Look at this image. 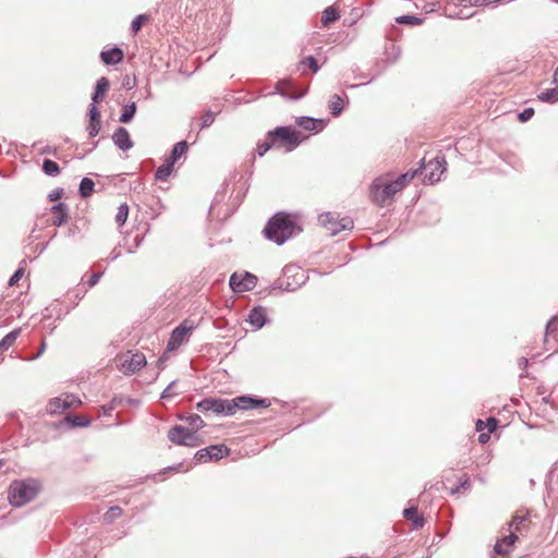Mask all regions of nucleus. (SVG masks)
Here are the masks:
<instances>
[{
	"label": "nucleus",
	"mask_w": 558,
	"mask_h": 558,
	"mask_svg": "<svg viewBox=\"0 0 558 558\" xmlns=\"http://www.w3.org/2000/svg\"><path fill=\"white\" fill-rule=\"evenodd\" d=\"M114 145L123 151H126L133 147L128 130L123 126H119L112 135Z\"/></svg>",
	"instance_id": "14"
},
{
	"label": "nucleus",
	"mask_w": 558,
	"mask_h": 558,
	"mask_svg": "<svg viewBox=\"0 0 558 558\" xmlns=\"http://www.w3.org/2000/svg\"><path fill=\"white\" fill-rule=\"evenodd\" d=\"M122 509L119 506L110 507L104 514V521L106 523H112L117 518L121 517Z\"/></svg>",
	"instance_id": "32"
},
{
	"label": "nucleus",
	"mask_w": 558,
	"mask_h": 558,
	"mask_svg": "<svg viewBox=\"0 0 558 558\" xmlns=\"http://www.w3.org/2000/svg\"><path fill=\"white\" fill-rule=\"evenodd\" d=\"M20 333L19 329L12 330L0 341V351L8 350L16 340Z\"/></svg>",
	"instance_id": "30"
},
{
	"label": "nucleus",
	"mask_w": 558,
	"mask_h": 558,
	"mask_svg": "<svg viewBox=\"0 0 558 558\" xmlns=\"http://www.w3.org/2000/svg\"><path fill=\"white\" fill-rule=\"evenodd\" d=\"M518 364H519L520 368L525 369L526 366H527V359L526 357H521L519 360Z\"/></svg>",
	"instance_id": "60"
},
{
	"label": "nucleus",
	"mask_w": 558,
	"mask_h": 558,
	"mask_svg": "<svg viewBox=\"0 0 558 558\" xmlns=\"http://www.w3.org/2000/svg\"><path fill=\"white\" fill-rule=\"evenodd\" d=\"M189 145L186 141H180L177 144H174L171 155L168 158L171 162L175 163L186 151H187Z\"/></svg>",
	"instance_id": "23"
},
{
	"label": "nucleus",
	"mask_w": 558,
	"mask_h": 558,
	"mask_svg": "<svg viewBox=\"0 0 558 558\" xmlns=\"http://www.w3.org/2000/svg\"><path fill=\"white\" fill-rule=\"evenodd\" d=\"M43 171L47 175L56 177L60 173V167L56 161L51 159H45L43 162Z\"/></svg>",
	"instance_id": "29"
},
{
	"label": "nucleus",
	"mask_w": 558,
	"mask_h": 558,
	"mask_svg": "<svg viewBox=\"0 0 558 558\" xmlns=\"http://www.w3.org/2000/svg\"><path fill=\"white\" fill-rule=\"evenodd\" d=\"M136 113V104L131 102L123 107L122 113L120 114L119 121L121 123H129L132 121Z\"/></svg>",
	"instance_id": "26"
},
{
	"label": "nucleus",
	"mask_w": 558,
	"mask_h": 558,
	"mask_svg": "<svg viewBox=\"0 0 558 558\" xmlns=\"http://www.w3.org/2000/svg\"><path fill=\"white\" fill-rule=\"evenodd\" d=\"M271 147H275L272 141L264 142L257 146V155L263 157Z\"/></svg>",
	"instance_id": "48"
},
{
	"label": "nucleus",
	"mask_w": 558,
	"mask_h": 558,
	"mask_svg": "<svg viewBox=\"0 0 558 558\" xmlns=\"http://www.w3.org/2000/svg\"><path fill=\"white\" fill-rule=\"evenodd\" d=\"M168 439L178 446L197 447L199 444L198 436L195 432H191L181 425H174L168 432Z\"/></svg>",
	"instance_id": "7"
},
{
	"label": "nucleus",
	"mask_w": 558,
	"mask_h": 558,
	"mask_svg": "<svg viewBox=\"0 0 558 558\" xmlns=\"http://www.w3.org/2000/svg\"><path fill=\"white\" fill-rule=\"evenodd\" d=\"M22 276H23V269L20 268L9 279V286L16 284Z\"/></svg>",
	"instance_id": "52"
},
{
	"label": "nucleus",
	"mask_w": 558,
	"mask_h": 558,
	"mask_svg": "<svg viewBox=\"0 0 558 558\" xmlns=\"http://www.w3.org/2000/svg\"><path fill=\"white\" fill-rule=\"evenodd\" d=\"M110 87V82L107 77L102 76L97 80L95 90L92 95V102L99 104Z\"/></svg>",
	"instance_id": "18"
},
{
	"label": "nucleus",
	"mask_w": 558,
	"mask_h": 558,
	"mask_svg": "<svg viewBox=\"0 0 558 558\" xmlns=\"http://www.w3.org/2000/svg\"><path fill=\"white\" fill-rule=\"evenodd\" d=\"M354 227V222L350 217H343L339 219V229L342 230H351Z\"/></svg>",
	"instance_id": "47"
},
{
	"label": "nucleus",
	"mask_w": 558,
	"mask_h": 558,
	"mask_svg": "<svg viewBox=\"0 0 558 558\" xmlns=\"http://www.w3.org/2000/svg\"><path fill=\"white\" fill-rule=\"evenodd\" d=\"M146 364V357L143 353H135L126 356L121 363V371L125 375L134 374Z\"/></svg>",
	"instance_id": "12"
},
{
	"label": "nucleus",
	"mask_w": 558,
	"mask_h": 558,
	"mask_svg": "<svg viewBox=\"0 0 558 558\" xmlns=\"http://www.w3.org/2000/svg\"><path fill=\"white\" fill-rule=\"evenodd\" d=\"M484 427H486V423H484L482 420H477L476 422V430L483 432Z\"/></svg>",
	"instance_id": "61"
},
{
	"label": "nucleus",
	"mask_w": 558,
	"mask_h": 558,
	"mask_svg": "<svg viewBox=\"0 0 558 558\" xmlns=\"http://www.w3.org/2000/svg\"><path fill=\"white\" fill-rule=\"evenodd\" d=\"M194 329V324L189 320L182 322L179 326H177L168 340L167 343V350L168 351H174L180 345H182L184 342L187 341V337L191 335V332Z\"/></svg>",
	"instance_id": "8"
},
{
	"label": "nucleus",
	"mask_w": 558,
	"mask_h": 558,
	"mask_svg": "<svg viewBox=\"0 0 558 558\" xmlns=\"http://www.w3.org/2000/svg\"><path fill=\"white\" fill-rule=\"evenodd\" d=\"M123 58H124L123 50L117 46L111 49H108V50H102L100 52V60L106 65L119 64L120 62H122Z\"/></svg>",
	"instance_id": "15"
},
{
	"label": "nucleus",
	"mask_w": 558,
	"mask_h": 558,
	"mask_svg": "<svg viewBox=\"0 0 558 558\" xmlns=\"http://www.w3.org/2000/svg\"><path fill=\"white\" fill-rule=\"evenodd\" d=\"M517 541H518V536L515 535L514 532H511L509 535L504 536L496 542V544L494 546V553L499 554V555L508 554L509 549L506 548L505 546L511 547L512 545H514V543Z\"/></svg>",
	"instance_id": "19"
},
{
	"label": "nucleus",
	"mask_w": 558,
	"mask_h": 558,
	"mask_svg": "<svg viewBox=\"0 0 558 558\" xmlns=\"http://www.w3.org/2000/svg\"><path fill=\"white\" fill-rule=\"evenodd\" d=\"M498 421L495 417H489L486 422V427L488 428V433H493L497 427Z\"/></svg>",
	"instance_id": "56"
},
{
	"label": "nucleus",
	"mask_w": 558,
	"mask_h": 558,
	"mask_svg": "<svg viewBox=\"0 0 558 558\" xmlns=\"http://www.w3.org/2000/svg\"><path fill=\"white\" fill-rule=\"evenodd\" d=\"M175 384L177 381L173 380L165 388V390L161 393V399H169L175 395V392L173 391Z\"/></svg>",
	"instance_id": "49"
},
{
	"label": "nucleus",
	"mask_w": 558,
	"mask_h": 558,
	"mask_svg": "<svg viewBox=\"0 0 558 558\" xmlns=\"http://www.w3.org/2000/svg\"><path fill=\"white\" fill-rule=\"evenodd\" d=\"M534 116V109L533 108H526L522 112L519 113V120L521 122L529 121Z\"/></svg>",
	"instance_id": "50"
},
{
	"label": "nucleus",
	"mask_w": 558,
	"mask_h": 558,
	"mask_svg": "<svg viewBox=\"0 0 558 558\" xmlns=\"http://www.w3.org/2000/svg\"><path fill=\"white\" fill-rule=\"evenodd\" d=\"M470 486V480L469 477H465L463 482H461V487L466 488Z\"/></svg>",
	"instance_id": "62"
},
{
	"label": "nucleus",
	"mask_w": 558,
	"mask_h": 558,
	"mask_svg": "<svg viewBox=\"0 0 558 558\" xmlns=\"http://www.w3.org/2000/svg\"><path fill=\"white\" fill-rule=\"evenodd\" d=\"M401 190L400 183L396 180L389 181L385 178H377L371 185V197L374 203L384 207Z\"/></svg>",
	"instance_id": "3"
},
{
	"label": "nucleus",
	"mask_w": 558,
	"mask_h": 558,
	"mask_svg": "<svg viewBox=\"0 0 558 558\" xmlns=\"http://www.w3.org/2000/svg\"><path fill=\"white\" fill-rule=\"evenodd\" d=\"M45 349H46V343H45V342H43V344H41V347H40V349H39V351H38V353H37L36 357H38L40 354H43V352L45 351Z\"/></svg>",
	"instance_id": "64"
},
{
	"label": "nucleus",
	"mask_w": 558,
	"mask_h": 558,
	"mask_svg": "<svg viewBox=\"0 0 558 558\" xmlns=\"http://www.w3.org/2000/svg\"><path fill=\"white\" fill-rule=\"evenodd\" d=\"M268 138L275 147H284L287 151L296 148L301 142V133L290 126H277L268 132Z\"/></svg>",
	"instance_id": "4"
},
{
	"label": "nucleus",
	"mask_w": 558,
	"mask_h": 558,
	"mask_svg": "<svg viewBox=\"0 0 558 558\" xmlns=\"http://www.w3.org/2000/svg\"><path fill=\"white\" fill-rule=\"evenodd\" d=\"M37 495V487L33 482L15 481L9 489V501L13 507H23Z\"/></svg>",
	"instance_id": "5"
},
{
	"label": "nucleus",
	"mask_w": 558,
	"mask_h": 558,
	"mask_svg": "<svg viewBox=\"0 0 558 558\" xmlns=\"http://www.w3.org/2000/svg\"><path fill=\"white\" fill-rule=\"evenodd\" d=\"M62 401H63V398H61V397L53 398L52 400L49 401V403L47 405V411L50 414H57V413L64 411L65 409H61V405L63 403Z\"/></svg>",
	"instance_id": "35"
},
{
	"label": "nucleus",
	"mask_w": 558,
	"mask_h": 558,
	"mask_svg": "<svg viewBox=\"0 0 558 558\" xmlns=\"http://www.w3.org/2000/svg\"><path fill=\"white\" fill-rule=\"evenodd\" d=\"M66 218H68V213H61L59 215H54V217L52 219V225L56 227H60L66 221Z\"/></svg>",
	"instance_id": "51"
},
{
	"label": "nucleus",
	"mask_w": 558,
	"mask_h": 558,
	"mask_svg": "<svg viewBox=\"0 0 558 558\" xmlns=\"http://www.w3.org/2000/svg\"><path fill=\"white\" fill-rule=\"evenodd\" d=\"M257 277L248 271L231 275L229 286L235 293L251 291L256 287Z\"/></svg>",
	"instance_id": "9"
},
{
	"label": "nucleus",
	"mask_w": 558,
	"mask_h": 558,
	"mask_svg": "<svg viewBox=\"0 0 558 558\" xmlns=\"http://www.w3.org/2000/svg\"><path fill=\"white\" fill-rule=\"evenodd\" d=\"M229 448L225 445H211L198 450L194 460L196 463H206L211 460H220L229 453Z\"/></svg>",
	"instance_id": "11"
},
{
	"label": "nucleus",
	"mask_w": 558,
	"mask_h": 558,
	"mask_svg": "<svg viewBox=\"0 0 558 558\" xmlns=\"http://www.w3.org/2000/svg\"><path fill=\"white\" fill-rule=\"evenodd\" d=\"M417 172H418V169L408 171L405 173L400 174L396 179V181L399 182L401 189H403L407 185L408 182H410L412 179H414L416 177Z\"/></svg>",
	"instance_id": "36"
},
{
	"label": "nucleus",
	"mask_w": 558,
	"mask_h": 558,
	"mask_svg": "<svg viewBox=\"0 0 558 558\" xmlns=\"http://www.w3.org/2000/svg\"><path fill=\"white\" fill-rule=\"evenodd\" d=\"M446 160L444 157H436L429 160L422 167V172L424 174V181H428L430 184L437 183L440 181L441 175L446 170Z\"/></svg>",
	"instance_id": "10"
},
{
	"label": "nucleus",
	"mask_w": 558,
	"mask_h": 558,
	"mask_svg": "<svg viewBox=\"0 0 558 558\" xmlns=\"http://www.w3.org/2000/svg\"><path fill=\"white\" fill-rule=\"evenodd\" d=\"M95 183L89 178H83L80 182L78 193L82 198L89 197L94 192Z\"/></svg>",
	"instance_id": "25"
},
{
	"label": "nucleus",
	"mask_w": 558,
	"mask_h": 558,
	"mask_svg": "<svg viewBox=\"0 0 558 558\" xmlns=\"http://www.w3.org/2000/svg\"><path fill=\"white\" fill-rule=\"evenodd\" d=\"M174 163L169 159L166 160L163 165H161L155 172V178L158 181H166L171 172L173 171Z\"/></svg>",
	"instance_id": "24"
},
{
	"label": "nucleus",
	"mask_w": 558,
	"mask_h": 558,
	"mask_svg": "<svg viewBox=\"0 0 558 558\" xmlns=\"http://www.w3.org/2000/svg\"><path fill=\"white\" fill-rule=\"evenodd\" d=\"M128 217H129V206L126 203H123L118 207V213L116 215V221L119 226H122L128 220Z\"/></svg>",
	"instance_id": "34"
},
{
	"label": "nucleus",
	"mask_w": 558,
	"mask_h": 558,
	"mask_svg": "<svg viewBox=\"0 0 558 558\" xmlns=\"http://www.w3.org/2000/svg\"><path fill=\"white\" fill-rule=\"evenodd\" d=\"M478 433H480L478 441L482 444H485L489 439V435L485 434L483 432H478Z\"/></svg>",
	"instance_id": "59"
},
{
	"label": "nucleus",
	"mask_w": 558,
	"mask_h": 558,
	"mask_svg": "<svg viewBox=\"0 0 558 558\" xmlns=\"http://www.w3.org/2000/svg\"><path fill=\"white\" fill-rule=\"evenodd\" d=\"M328 107H329L330 113L333 117H338L342 113V111L344 109V100L342 99V97L340 95L333 94L329 99Z\"/></svg>",
	"instance_id": "22"
},
{
	"label": "nucleus",
	"mask_w": 558,
	"mask_h": 558,
	"mask_svg": "<svg viewBox=\"0 0 558 558\" xmlns=\"http://www.w3.org/2000/svg\"><path fill=\"white\" fill-rule=\"evenodd\" d=\"M186 421L189 422V424L195 429L194 432L196 433V430L203 428L205 426V423L203 421V418L198 415V414H192L190 415Z\"/></svg>",
	"instance_id": "40"
},
{
	"label": "nucleus",
	"mask_w": 558,
	"mask_h": 558,
	"mask_svg": "<svg viewBox=\"0 0 558 558\" xmlns=\"http://www.w3.org/2000/svg\"><path fill=\"white\" fill-rule=\"evenodd\" d=\"M62 402L63 403L61 405V409H66V410L72 408L75 404H80L81 403L80 399H77L73 395H66L65 397H63V401Z\"/></svg>",
	"instance_id": "44"
},
{
	"label": "nucleus",
	"mask_w": 558,
	"mask_h": 558,
	"mask_svg": "<svg viewBox=\"0 0 558 558\" xmlns=\"http://www.w3.org/2000/svg\"><path fill=\"white\" fill-rule=\"evenodd\" d=\"M542 102L555 104L558 101V88H549L537 96Z\"/></svg>",
	"instance_id": "28"
},
{
	"label": "nucleus",
	"mask_w": 558,
	"mask_h": 558,
	"mask_svg": "<svg viewBox=\"0 0 558 558\" xmlns=\"http://www.w3.org/2000/svg\"><path fill=\"white\" fill-rule=\"evenodd\" d=\"M470 3H472L474 5H484L483 0H470Z\"/></svg>",
	"instance_id": "63"
},
{
	"label": "nucleus",
	"mask_w": 558,
	"mask_h": 558,
	"mask_svg": "<svg viewBox=\"0 0 558 558\" xmlns=\"http://www.w3.org/2000/svg\"><path fill=\"white\" fill-rule=\"evenodd\" d=\"M62 194H63V190L62 189L53 190L51 193H49L48 199L50 202H54V201L61 198Z\"/></svg>",
	"instance_id": "54"
},
{
	"label": "nucleus",
	"mask_w": 558,
	"mask_h": 558,
	"mask_svg": "<svg viewBox=\"0 0 558 558\" xmlns=\"http://www.w3.org/2000/svg\"><path fill=\"white\" fill-rule=\"evenodd\" d=\"M403 517L412 522L413 529L415 530L422 529L425 524V519L418 514L415 506L405 508L403 510Z\"/></svg>",
	"instance_id": "20"
},
{
	"label": "nucleus",
	"mask_w": 558,
	"mask_h": 558,
	"mask_svg": "<svg viewBox=\"0 0 558 558\" xmlns=\"http://www.w3.org/2000/svg\"><path fill=\"white\" fill-rule=\"evenodd\" d=\"M121 255L120 251H118L117 248H113L108 257V259L110 260H114L117 258H119Z\"/></svg>",
	"instance_id": "58"
},
{
	"label": "nucleus",
	"mask_w": 558,
	"mask_h": 558,
	"mask_svg": "<svg viewBox=\"0 0 558 558\" xmlns=\"http://www.w3.org/2000/svg\"><path fill=\"white\" fill-rule=\"evenodd\" d=\"M246 320L256 330L263 328L266 325V323L268 322L266 308L260 305L254 306L250 311Z\"/></svg>",
	"instance_id": "13"
},
{
	"label": "nucleus",
	"mask_w": 558,
	"mask_h": 558,
	"mask_svg": "<svg viewBox=\"0 0 558 558\" xmlns=\"http://www.w3.org/2000/svg\"><path fill=\"white\" fill-rule=\"evenodd\" d=\"M339 19V13L332 7H328L324 10L322 15V24L324 27H327L330 23L337 21Z\"/></svg>",
	"instance_id": "27"
},
{
	"label": "nucleus",
	"mask_w": 558,
	"mask_h": 558,
	"mask_svg": "<svg viewBox=\"0 0 558 558\" xmlns=\"http://www.w3.org/2000/svg\"><path fill=\"white\" fill-rule=\"evenodd\" d=\"M558 330V316L553 317L546 325L545 342H548V337Z\"/></svg>",
	"instance_id": "38"
},
{
	"label": "nucleus",
	"mask_w": 558,
	"mask_h": 558,
	"mask_svg": "<svg viewBox=\"0 0 558 558\" xmlns=\"http://www.w3.org/2000/svg\"><path fill=\"white\" fill-rule=\"evenodd\" d=\"M66 421L73 427H87L90 424V421L83 415L68 416Z\"/></svg>",
	"instance_id": "33"
},
{
	"label": "nucleus",
	"mask_w": 558,
	"mask_h": 558,
	"mask_svg": "<svg viewBox=\"0 0 558 558\" xmlns=\"http://www.w3.org/2000/svg\"><path fill=\"white\" fill-rule=\"evenodd\" d=\"M215 117H216V114L211 110L205 111L201 118V128L202 129L209 128L214 123Z\"/></svg>",
	"instance_id": "39"
},
{
	"label": "nucleus",
	"mask_w": 558,
	"mask_h": 558,
	"mask_svg": "<svg viewBox=\"0 0 558 558\" xmlns=\"http://www.w3.org/2000/svg\"><path fill=\"white\" fill-rule=\"evenodd\" d=\"M89 121H100V112L97 108V104L92 102L88 108Z\"/></svg>",
	"instance_id": "46"
},
{
	"label": "nucleus",
	"mask_w": 558,
	"mask_h": 558,
	"mask_svg": "<svg viewBox=\"0 0 558 558\" xmlns=\"http://www.w3.org/2000/svg\"><path fill=\"white\" fill-rule=\"evenodd\" d=\"M301 231L302 227L295 215L280 211L268 220L264 234L266 239L282 245L287 240L299 234Z\"/></svg>",
	"instance_id": "2"
},
{
	"label": "nucleus",
	"mask_w": 558,
	"mask_h": 558,
	"mask_svg": "<svg viewBox=\"0 0 558 558\" xmlns=\"http://www.w3.org/2000/svg\"><path fill=\"white\" fill-rule=\"evenodd\" d=\"M399 24L418 25L422 23V19L415 15H401L396 20Z\"/></svg>",
	"instance_id": "41"
},
{
	"label": "nucleus",
	"mask_w": 558,
	"mask_h": 558,
	"mask_svg": "<svg viewBox=\"0 0 558 558\" xmlns=\"http://www.w3.org/2000/svg\"><path fill=\"white\" fill-rule=\"evenodd\" d=\"M301 65H307L314 73H317L319 70L318 62L315 57L308 56L301 60Z\"/></svg>",
	"instance_id": "42"
},
{
	"label": "nucleus",
	"mask_w": 558,
	"mask_h": 558,
	"mask_svg": "<svg viewBox=\"0 0 558 558\" xmlns=\"http://www.w3.org/2000/svg\"><path fill=\"white\" fill-rule=\"evenodd\" d=\"M68 206L64 203H59L52 206L51 211L54 215H59L61 213H66Z\"/></svg>",
	"instance_id": "53"
},
{
	"label": "nucleus",
	"mask_w": 558,
	"mask_h": 558,
	"mask_svg": "<svg viewBox=\"0 0 558 558\" xmlns=\"http://www.w3.org/2000/svg\"><path fill=\"white\" fill-rule=\"evenodd\" d=\"M283 276L287 278V281H281L278 287L286 291H295L302 287L307 279L304 270L296 265H287L283 268Z\"/></svg>",
	"instance_id": "6"
},
{
	"label": "nucleus",
	"mask_w": 558,
	"mask_h": 558,
	"mask_svg": "<svg viewBox=\"0 0 558 558\" xmlns=\"http://www.w3.org/2000/svg\"><path fill=\"white\" fill-rule=\"evenodd\" d=\"M122 402L121 398L114 397L112 400L105 405L99 408V414L102 416H109L111 412Z\"/></svg>",
	"instance_id": "31"
},
{
	"label": "nucleus",
	"mask_w": 558,
	"mask_h": 558,
	"mask_svg": "<svg viewBox=\"0 0 558 558\" xmlns=\"http://www.w3.org/2000/svg\"><path fill=\"white\" fill-rule=\"evenodd\" d=\"M146 21V15L140 14L137 15L131 23V31L133 34H136L143 26V23Z\"/></svg>",
	"instance_id": "43"
},
{
	"label": "nucleus",
	"mask_w": 558,
	"mask_h": 558,
	"mask_svg": "<svg viewBox=\"0 0 558 558\" xmlns=\"http://www.w3.org/2000/svg\"><path fill=\"white\" fill-rule=\"evenodd\" d=\"M270 402L267 399H259L251 396H240L234 399L206 398L196 404L201 412H213L230 416L238 410H252L256 408H267Z\"/></svg>",
	"instance_id": "1"
},
{
	"label": "nucleus",
	"mask_w": 558,
	"mask_h": 558,
	"mask_svg": "<svg viewBox=\"0 0 558 558\" xmlns=\"http://www.w3.org/2000/svg\"><path fill=\"white\" fill-rule=\"evenodd\" d=\"M292 88V83L289 81V80H279L277 83H276V86H275V92L272 93H269L270 95H274V94H280L282 97L284 98H288V99H300L303 97L304 94H299V95H291L289 94V90Z\"/></svg>",
	"instance_id": "17"
},
{
	"label": "nucleus",
	"mask_w": 558,
	"mask_h": 558,
	"mask_svg": "<svg viewBox=\"0 0 558 558\" xmlns=\"http://www.w3.org/2000/svg\"><path fill=\"white\" fill-rule=\"evenodd\" d=\"M318 220L322 226H324L332 235H336L340 232L339 229V219L332 213H324L319 215Z\"/></svg>",
	"instance_id": "16"
},
{
	"label": "nucleus",
	"mask_w": 558,
	"mask_h": 558,
	"mask_svg": "<svg viewBox=\"0 0 558 558\" xmlns=\"http://www.w3.org/2000/svg\"><path fill=\"white\" fill-rule=\"evenodd\" d=\"M526 520V515H521V514H514L512 517V520L509 522V530L511 532L513 531H520L521 529V525L523 524V522Z\"/></svg>",
	"instance_id": "37"
},
{
	"label": "nucleus",
	"mask_w": 558,
	"mask_h": 558,
	"mask_svg": "<svg viewBox=\"0 0 558 558\" xmlns=\"http://www.w3.org/2000/svg\"><path fill=\"white\" fill-rule=\"evenodd\" d=\"M101 123L100 121H89L87 125V132L89 137H95L100 131Z\"/></svg>",
	"instance_id": "45"
},
{
	"label": "nucleus",
	"mask_w": 558,
	"mask_h": 558,
	"mask_svg": "<svg viewBox=\"0 0 558 558\" xmlns=\"http://www.w3.org/2000/svg\"><path fill=\"white\" fill-rule=\"evenodd\" d=\"M101 275H102L101 272H94L87 281L88 287L92 288V287L96 286L100 279Z\"/></svg>",
	"instance_id": "55"
},
{
	"label": "nucleus",
	"mask_w": 558,
	"mask_h": 558,
	"mask_svg": "<svg viewBox=\"0 0 558 558\" xmlns=\"http://www.w3.org/2000/svg\"><path fill=\"white\" fill-rule=\"evenodd\" d=\"M142 241H143V236H138V235H136V236H135V244H134V248H129V250H128V252H129V253H134V250H135V248H137V247L141 245Z\"/></svg>",
	"instance_id": "57"
},
{
	"label": "nucleus",
	"mask_w": 558,
	"mask_h": 558,
	"mask_svg": "<svg viewBox=\"0 0 558 558\" xmlns=\"http://www.w3.org/2000/svg\"><path fill=\"white\" fill-rule=\"evenodd\" d=\"M296 124L306 130V131H315L318 132L323 128V121L319 119H314L310 117H301L296 120Z\"/></svg>",
	"instance_id": "21"
}]
</instances>
